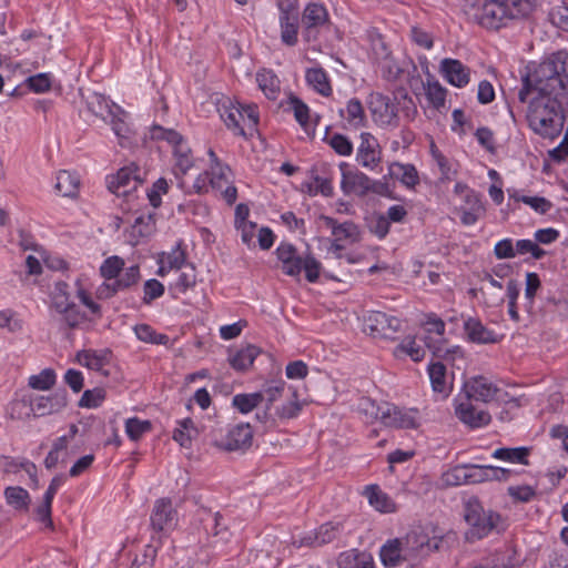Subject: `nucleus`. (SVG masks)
<instances>
[{"label": "nucleus", "mask_w": 568, "mask_h": 568, "mask_svg": "<svg viewBox=\"0 0 568 568\" xmlns=\"http://www.w3.org/2000/svg\"><path fill=\"white\" fill-rule=\"evenodd\" d=\"M529 101L526 119L529 128L542 138L554 139L564 128V101L568 98V52L558 51L540 63L530 77H523L518 92L520 103Z\"/></svg>", "instance_id": "1"}, {"label": "nucleus", "mask_w": 568, "mask_h": 568, "mask_svg": "<svg viewBox=\"0 0 568 568\" xmlns=\"http://www.w3.org/2000/svg\"><path fill=\"white\" fill-rule=\"evenodd\" d=\"M465 520L469 528L465 538L469 542L479 540L488 536L498 528L501 517L493 510H485L478 499H469L465 505Z\"/></svg>", "instance_id": "2"}, {"label": "nucleus", "mask_w": 568, "mask_h": 568, "mask_svg": "<svg viewBox=\"0 0 568 568\" xmlns=\"http://www.w3.org/2000/svg\"><path fill=\"white\" fill-rule=\"evenodd\" d=\"M528 8V0H487L481 8L479 22L485 28L497 30L506 20L524 16Z\"/></svg>", "instance_id": "3"}, {"label": "nucleus", "mask_w": 568, "mask_h": 568, "mask_svg": "<svg viewBox=\"0 0 568 568\" xmlns=\"http://www.w3.org/2000/svg\"><path fill=\"white\" fill-rule=\"evenodd\" d=\"M150 133L153 140H165L172 144L176 172L185 174L193 166L191 149L179 132L164 129L161 125H153Z\"/></svg>", "instance_id": "4"}, {"label": "nucleus", "mask_w": 568, "mask_h": 568, "mask_svg": "<svg viewBox=\"0 0 568 568\" xmlns=\"http://www.w3.org/2000/svg\"><path fill=\"white\" fill-rule=\"evenodd\" d=\"M404 546V554L410 562L429 555L439 549L442 538H430L422 528L412 529L404 539H400Z\"/></svg>", "instance_id": "5"}, {"label": "nucleus", "mask_w": 568, "mask_h": 568, "mask_svg": "<svg viewBox=\"0 0 568 568\" xmlns=\"http://www.w3.org/2000/svg\"><path fill=\"white\" fill-rule=\"evenodd\" d=\"M302 36L306 42L318 39L321 31L328 29L329 16L326 8L320 3H308L302 13Z\"/></svg>", "instance_id": "6"}, {"label": "nucleus", "mask_w": 568, "mask_h": 568, "mask_svg": "<svg viewBox=\"0 0 568 568\" xmlns=\"http://www.w3.org/2000/svg\"><path fill=\"white\" fill-rule=\"evenodd\" d=\"M144 178L145 171L135 163H130L121 168L115 175L110 176L108 189L118 196H125L131 191L136 190V187L143 183Z\"/></svg>", "instance_id": "7"}, {"label": "nucleus", "mask_w": 568, "mask_h": 568, "mask_svg": "<svg viewBox=\"0 0 568 568\" xmlns=\"http://www.w3.org/2000/svg\"><path fill=\"white\" fill-rule=\"evenodd\" d=\"M371 52L375 62L381 67L387 80H396L402 72L400 68L393 62L392 52L388 49L381 33L376 30L368 32Z\"/></svg>", "instance_id": "8"}, {"label": "nucleus", "mask_w": 568, "mask_h": 568, "mask_svg": "<svg viewBox=\"0 0 568 568\" xmlns=\"http://www.w3.org/2000/svg\"><path fill=\"white\" fill-rule=\"evenodd\" d=\"M373 120L381 126H397L398 114L395 102L382 93H372L368 100Z\"/></svg>", "instance_id": "9"}, {"label": "nucleus", "mask_w": 568, "mask_h": 568, "mask_svg": "<svg viewBox=\"0 0 568 568\" xmlns=\"http://www.w3.org/2000/svg\"><path fill=\"white\" fill-rule=\"evenodd\" d=\"M500 389L491 381L484 376H475L464 383L462 398L489 403L497 399Z\"/></svg>", "instance_id": "10"}, {"label": "nucleus", "mask_w": 568, "mask_h": 568, "mask_svg": "<svg viewBox=\"0 0 568 568\" xmlns=\"http://www.w3.org/2000/svg\"><path fill=\"white\" fill-rule=\"evenodd\" d=\"M357 163L369 171H374L382 162V148L378 140L369 132L361 133V143L356 151Z\"/></svg>", "instance_id": "11"}, {"label": "nucleus", "mask_w": 568, "mask_h": 568, "mask_svg": "<svg viewBox=\"0 0 568 568\" xmlns=\"http://www.w3.org/2000/svg\"><path fill=\"white\" fill-rule=\"evenodd\" d=\"M253 440V430L250 424H239L231 427L221 438H214V445L221 449L232 452L247 449Z\"/></svg>", "instance_id": "12"}, {"label": "nucleus", "mask_w": 568, "mask_h": 568, "mask_svg": "<svg viewBox=\"0 0 568 568\" xmlns=\"http://www.w3.org/2000/svg\"><path fill=\"white\" fill-rule=\"evenodd\" d=\"M382 423L392 428L415 429L419 426L418 412L416 409H400L385 403L382 412Z\"/></svg>", "instance_id": "13"}, {"label": "nucleus", "mask_w": 568, "mask_h": 568, "mask_svg": "<svg viewBox=\"0 0 568 568\" xmlns=\"http://www.w3.org/2000/svg\"><path fill=\"white\" fill-rule=\"evenodd\" d=\"M456 417L469 428H479L488 425L491 420L490 414L485 409H478L473 402L459 396L456 399Z\"/></svg>", "instance_id": "14"}, {"label": "nucleus", "mask_w": 568, "mask_h": 568, "mask_svg": "<svg viewBox=\"0 0 568 568\" xmlns=\"http://www.w3.org/2000/svg\"><path fill=\"white\" fill-rule=\"evenodd\" d=\"M365 328L373 336L392 338L400 328V320L386 313L374 311L365 318Z\"/></svg>", "instance_id": "15"}, {"label": "nucleus", "mask_w": 568, "mask_h": 568, "mask_svg": "<svg viewBox=\"0 0 568 568\" xmlns=\"http://www.w3.org/2000/svg\"><path fill=\"white\" fill-rule=\"evenodd\" d=\"M59 314V326L61 329H74L81 327L87 321V315L70 300L54 298V307Z\"/></svg>", "instance_id": "16"}, {"label": "nucleus", "mask_w": 568, "mask_h": 568, "mask_svg": "<svg viewBox=\"0 0 568 568\" xmlns=\"http://www.w3.org/2000/svg\"><path fill=\"white\" fill-rule=\"evenodd\" d=\"M342 171L341 189L344 194H356L366 196L368 194L369 176L361 171H351L346 162L339 164Z\"/></svg>", "instance_id": "17"}, {"label": "nucleus", "mask_w": 568, "mask_h": 568, "mask_svg": "<svg viewBox=\"0 0 568 568\" xmlns=\"http://www.w3.org/2000/svg\"><path fill=\"white\" fill-rule=\"evenodd\" d=\"M176 511L170 498H160L155 501L151 513V527L158 532H164L174 527Z\"/></svg>", "instance_id": "18"}, {"label": "nucleus", "mask_w": 568, "mask_h": 568, "mask_svg": "<svg viewBox=\"0 0 568 568\" xmlns=\"http://www.w3.org/2000/svg\"><path fill=\"white\" fill-rule=\"evenodd\" d=\"M443 77L454 87L463 88L469 83L470 71L459 60L446 58L440 62Z\"/></svg>", "instance_id": "19"}, {"label": "nucleus", "mask_w": 568, "mask_h": 568, "mask_svg": "<svg viewBox=\"0 0 568 568\" xmlns=\"http://www.w3.org/2000/svg\"><path fill=\"white\" fill-rule=\"evenodd\" d=\"M325 225L332 230V235L336 242L356 243L361 239V230L357 224L352 221L338 223L331 216H322Z\"/></svg>", "instance_id": "20"}, {"label": "nucleus", "mask_w": 568, "mask_h": 568, "mask_svg": "<svg viewBox=\"0 0 568 568\" xmlns=\"http://www.w3.org/2000/svg\"><path fill=\"white\" fill-rule=\"evenodd\" d=\"M276 256L282 263V270L286 275L297 276L302 271V257L294 245L282 243L276 248Z\"/></svg>", "instance_id": "21"}, {"label": "nucleus", "mask_w": 568, "mask_h": 568, "mask_svg": "<svg viewBox=\"0 0 568 568\" xmlns=\"http://www.w3.org/2000/svg\"><path fill=\"white\" fill-rule=\"evenodd\" d=\"M67 406L64 393H55L51 396H37L32 398L33 416L40 417L59 412Z\"/></svg>", "instance_id": "22"}, {"label": "nucleus", "mask_w": 568, "mask_h": 568, "mask_svg": "<svg viewBox=\"0 0 568 568\" xmlns=\"http://www.w3.org/2000/svg\"><path fill=\"white\" fill-rule=\"evenodd\" d=\"M140 278V267L138 265H132L124 271L122 270L118 277L112 283L106 285L105 293L104 290H100V295L104 294L105 297H110L119 291L128 290L131 286L138 284Z\"/></svg>", "instance_id": "23"}, {"label": "nucleus", "mask_w": 568, "mask_h": 568, "mask_svg": "<svg viewBox=\"0 0 568 568\" xmlns=\"http://www.w3.org/2000/svg\"><path fill=\"white\" fill-rule=\"evenodd\" d=\"M280 27L281 40L288 47H294L297 43L298 23L297 17L290 12L287 8L280 2Z\"/></svg>", "instance_id": "24"}, {"label": "nucleus", "mask_w": 568, "mask_h": 568, "mask_svg": "<svg viewBox=\"0 0 568 568\" xmlns=\"http://www.w3.org/2000/svg\"><path fill=\"white\" fill-rule=\"evenodd\" d=\"M379 557L383 565L387 568H394L403 562H410L404 554V546L400 539L395 538L388 540L379 551Z\"/></svg>", "instance_id": "25"}, {"label": "nucleus", "mask_w": 568, "mask_h": 568, "mask_svg": "<svg viewBox=\"0 0 568 568\" xmlns=\"http://www.w3.org/2000/svg\"><path fill=\"white\" fill-rule=\"evenodd\" d=\"M220 115L226 126L236 135H245L241 121H244V114L239 105H234L231 101L223 102L219 108Z\"/></svg>", "instance_id": "26"}, {"label": "nucleus", "mask_w": 568, "mask_h": 568, "mask_svg": "<svg viewBox=\"0 0 568 568\" xmlns=\"http://www.w3.org/2000/svg\"><path fill=\"white\" fill-rule=\"evenodd\" d=\"M388 176L395 178L408 189L419 184V175L416 168L409 163L392 162L388 166Z\"/></svg>", "instance_id": "27"}, {"label": "nucleus", "mask_w": 568, "mask_h": 568, "mask_svg": "<svg viewBox=\"0 0 568 568\" xmlns=\"http://www.w3.org/2000/svg\"><path fill=\"white\" fill-rule=\"evenodd\" d=\"M339 115L344 118L349 128L358 130L366 125V114L361 101L356 98L351 99L346 109L339 110Z\"/></svg>", "instance_id": "28"}, {"label": "nucleus", "mask_w": 568, "mask_h": 568, "mask_svg": "<svg viewBox=\"0 0 568 568\" xmlns=\"http://www.w3.org/2000/svg\"><path fill=\"white\" fill-rule=\"evenodd\" d=\"M261 349L255 345H246L229 358L230 365L237 372L247 371L254 363Z\"/></svg>", "instance_id": "29"}, {"label": "nucleus", "mask_w": 568, "mask_h": 568, "mask_svg": "<svg viewBox=\"0 0 568 568\" xmlns=\"http://www.w3.org/2000/svg\"><path fill=\"white\" fill-rule=\"evenodd\" d=\"M531 448L529 447H501L493 452V457L511 464L529 465L528 457Z\"/></svg>", "instance_id": "30"}, {"label": "nucleus", "mask_w": 568, "mask_h": 568, "mask_svg": "<svg viewBox=\"0 0 568 568\" xmlns=\"http://www.w3.org/2000/svg\"><path fill=\"white\" fill-rule=\"evenodd\" d=\"M465 332L469 339L475 343L496 342L494 332L487 329L479 320L469 317L464 324Z\"/></svg>", "instance_id": "31"}, {"label": "nucleus", "mask_w": 568, "mask_h": 568, "mask_svg": "<svg viewBox=\"0 0 568 568\" xmlns=\"http://www.w3.org/2000/svg\"><path fill=\"white\" fill-rule=\"evenodd\" d=\"M305 79L307 83L323 97L332 94V87L327 73L322 68L307 69Z\"/></svg>", "instance_id": "32"}, {"label": "nucleus", "mask_w": 568, "mask_h": 568, "mask_svg": "<svg viewBox=\"0 0 568 568\" xmlns=\"http://www.w3.org/2000/svg\"><path fill=\"white\" fill-rule=\"evenodd\" d=\"M109 352L98 353L89 349L79 352L77 358L81 365L108 375V373L103 371V367L109 362Z\"/></svg>", "instance_id": "33"}, {"label": "nucleus", "mask_w": 568, "mask_h": 568, "mask_svg": "<svg viewBox=\"0 0 568 568\" xmlns=\"http://www.w3.org/2000/svg\"><path fill=\"white\" fill-rule=\"evenodd\" d=\"M368 503L381 513H393L395 511L394 501L387 496V494L383 493L378 486L372 485L368 486L365 490Z\"/></svg>", "instance_id": "34"}, {"label": "nucleus", "mask_w": 568, "mask_h": 568, "mask_svg": "<svg viewBox=\"0 0 568 568\" xmlns=\"http://www.w3.org/2000/svg\"><path fill=\"white\" fill-rule=\"evenodd\" d=\"M4 498L10 507L19 511H27L31 501L28 490L20 486L7 487L4 489Z\"/></svg>", "instance_id": "35"}, {"label": "nucleus", "mask_w": 568, "mask_h": 568, "mask_svg": "<svg viewBox=\"0 0 568 568\" xmlns=\"http://www.w3.org/2000/svg\"><path fill=\"white\" fill-rule=\"evenodd\" d=\"M256 82L262 92L271 100H275L280 93V80L271 70H262L256 73Z\"/></svg>", "instance_id": "36"}, {"label": "nucleus", "mask_w": 568, "mask_h": 568, "mask_svg": "<svg viewBox=\"0 0 568 568\" xmlns=\"http://www.w3.org/2000/svg\"><path fill=\"white\" fill-rule=\"evenodd\" d=\"M80 186L79 178L67 170H62L57 175L55 190L63 196H75Z\"/></svg>", "instance_id": "37"}, {"label": "nucleus", "mask_w": 568, "mask_h": 568, "mask_svg": "<svg viewBox=\"0 0 568 568\" xmlns=\"http://www.w3.org/2000/svg\"><path fill=\"white\" fill-rule=\"evenodd\" d=\"M288 389L285 387V382L280 381L271 384H266L262 390L257 392L261 396V403H266V410H270L272 406L281 398H284Z\"/></svg>", "instance_id": "38"}, {"label": "nucleus", "mask_w": 568, "mask_h": 568, "mask_svg": "<svg viewBox=\"0 0 568 568\" xmlns=\"http://www.w3.org/2000/svg\"><path fill=\"white\" fill-rule=\"evenodd\" d=\"M133 331L135 336L144 343L166 345L170 341L168 335L158 333L149 324H138L133 327Z\"/></svg>", "instance_id": "39"}, {"label": "nucleus", "mask_w": 568, "mask_h": 568, "mask_svg": "<svg viewBox=\"0 0 568 568\" xmlns=\"http://www.w3.org/2000/svg\"><path fill=\"white\" fill-rule=\"evenodd\" d=\"M155 229V219L153 213H142L135 217L132 224V236L136 239L146 237L153 233Z\"/></svg>", "instance_id": "40"}, {"label": "nucleus", "mask_w": 568, "mask_h": 568, "mask_svg": "<svg viewBox=\"0 0 568 568\" xmlns=\"http://www.w3.org/2000/svg\"><path fill=\"white\" fill-rule=\"evenodd\" d=\"M284 398L286 399V403L283 404L281 407H276L275 414L280 418L296 417L302 409V404L298 400L297 393L295 390L288 389Z\"/></svg>", "instance_id": "41"}, {"label": "nucleus", "mask_w": 568, "mask_h": 568, "mask_svg": "<svg viewBox=\"0 0 568 568\" xmlns=\"http://www.w3.org/2000/svg\"><path fill=\"white\" fill-rule=\"evenodd\" d=\"M425 87L426 98L435 109H440L445 105L447 90L438 82L427 80Z\"/></svg>", "instance_id": "42"}, {"label": "nucleus", "mask_w": 568, "mask_h": 568, "mask_svg": "<svg viewBox=\"0 0 568 568\" xmlns=\"http://www.w3.org/2000/svg\"><path fill=\"white\" fill-rule=\"evenodd\" d=\"M428 374L433 389L437 393H446L448 387L445 365L440 362L429 364Z\"/></svg>", "instance_id": "43"}, {"label": "nucleus", "mask_w": 568, "mask_h": 568, "mask_svg": "<svg viewBox=\"0 0 568 568\" xmlns=\"http://www.w3.org/2000/svg\"><path fill=\"white\" fill-rule=\"evenodd\" d=\"M368 231L383 240L389 232L390 223L388 219L381 213H373L366 219Z\"/></svg>", "instance_id": "44"}, {"label": "nucleus", "mask_w": 568, "mask_h": 568, "mask_svg": "<svg viewBox=\"0 0 568 568\" xmlns=\"http://www.w3.org/2000/svg\"><path fill=\"white\" fill-rule=\"evenodd\" d=\"M342 524L328 521L318 527L314 532V539H317V545L323 546L335 540L341 532Z\"/></svg>", "instance_id": "45"}, {"label": "nucleus", "mask_w": 568, "mask_h": 568, "mask_svg": "<svg viewBox=\"0 0 568 568\" xmlns=\"http://www.w3.org/2000/svg\"><path fill=\"white\" fill-rule=\"evenodd\" d=\"M55 383V373L51 368H45L40 372L38 375H32L29 377L28 385L38 390H48Z\"/></svg>", "instance_id": "46"}, {"label": "nucleus", "mask_w": 568, "mask_h": 568, "mask_svg": "<svg viewBox=\"0 0 568 568\" xmlns=\"http://www.w3.org/2000/svg\"><path fill=\"white\" fill-rule=\"evenodd\" d=\"M2 467L6 473H16L20 468L26 470V473L30 476L31 480L37 484V467L33 463L29 460H23L21 463H17L16 460L9 458V457H2Z\"/></svg>", "instance_id": "47"}, {"label": "nucleus", "mask_w": 568, "mask_h": 568, "mask_svg": "<svg viewBox=\"0 0 568 568\" xmlns=\"http://www.w3.org/2000/svg\"><path fill=\"white\" fill-rule=\"evenodd\" d=\"M233 406L236 407L241 413L247 414L261 404L260 394H237L232 399Z\"/></svg>", "instance_id": "48"}, {"label": "nucleus", "mask_w": 568, "mask_h": 568, "mask_svg": "<svg viewBox=\"0 0 568 568\" xmlns=\"http://www.w3.org/2000/svg\"><path fill=\"white\" fill-rule=\"evenodd\" d=\"M33 415L32 397H23L13 400L10 405V417L13 419H24Z\"/></svg>", "instance_id": "49"}, {"label": "nucleus", "mask_w": 568, "mask_h": 568, "mask_svg": "<svg viewBox=\"0 0 568 568\" xmlns=\"http://www.w3.org/2000/svg\"><path fill=\"white\" fill-rule=\"evenodd\" d=\"M513 558L507 552H495L489 558H486L480 562L479 565L475 566L474 568H513Z\"/></svg>", "instance_id": "50"}, {"label": "nucleus", "mask_w": 568, "mask_h": 568, "mask_svg": "<svg viewBox=\"0 0 568 568\" xmlns=\"http://www.w3.org/2000/svg\"><path fill=\"white\" fill-rule=\"evenodd\" d=\"M209 175L212 189L222 190L229 184L230 169L229 166H223L221 163H217V165H211Z\"/></svg>", "instance_id": "51"}, {"label": "nucleus", "mask_w": 568, "mask_h": 568, "mask_svg": "<svg viewBox=\"0 0 568 568\" xmlns=\"http://www.w3.org/2000/svg\"><path fill=\"white\" fill-rule=\"evenodd\" d=\"M326 142L338 155L348 156L353 153L352 142L341 133L326 138Z\"/></svg>", "instance_id": "52"}, {"label": "nucleus", "mask_w": 568, "mask_h": 568, "mask_svg": "<svg viewBox=\"0 0 568 568\" xmlns=\"http://www.w3.org/2000/svg\"><path fill=\"white\" fill-rule=\"evenodd\" d=\"M124 261L119 256L108 257L100 267L101 275L106 280H115L122 272Z\"/></svg>", "instance_id": "53"}, {"label": "nucleus", "mask_w": 568, "mask_h": 568, "mask_svg": "<svg viewBox=\"0 0 568 568\" xmlns=\"http://www.w3.org/2000/svg\"><path fill=\"white\" fill-rule=\"evenodd\" d=\"M151 429L149 420H140L136 417L129 418L125 422V433L132 440H138L141 436Z\"/></svg>", "instance_id": "54"}, {"label": "nucleus", "mask_w": 568, "mask_h": 568, "mask_svg": "<svg viewBox=\"0 0 568 568\" xmlns=\"http://www.w3.org/2000/svg\"><path fill=\"white\" fill-rule=\"evenodd\" d=\"M510 197H514L515 201H517V202H523V203L529 205L532 210H535L536 212H538L540 214L547 213L552 206L550 201H548L547 199L541 197V196H527V195L518 196L516 194H511Z\"/></svg>", "instance_id": "55"}, {"label": "nucleus", "mask_w": 568, "mask_h": 568, "mask_svg": "<svg viewBox=\"0 0 568 568\" xmlns=\"http://www.w3.org/2000/svg\"><path fill=\"white\" fill-rule=\"evenodd\" d=\"M104 398L105 390L103 388L97 387L93 389H87L79 400V406L87 408H95L102 404Z\"/></svg>", "instance_id": "56"}, {"label": "nucleus", "mask_w": 568, "mask_h": 568, "mask_svg": "<svg viewBox=\"0 0 568 568\" xmlns=\"http://www.w3.org/2000/svg\"><path fill=\"white\" fill-rule=\"evenodd\" d=\"M467 477L466 465H457L443 475V479L448 486L467 485Z\"/></svg>", "instance_id": "57"}, {"label": "nucleus", "mask_w": 568, "mask_h": 568, "mask_svg": "<svg viewBox=\"0 0 568 568\" xmlns=\"http://www.w3.org/2000/svg\"><path fill=\"white\" fill-rule=\"evenodd\" d=\"M181 273L175 282V287L181 292H186L196 283V272L193 265L189 264L181 268Z\"/></svg>", "instance_id": "58"}, {"label": "nucleus", "mask_w": 568, "mask_h": 568, "mask_svg": "<svg viewBox=\"0 0 568 568\" xmlns=\"http://www.w3.org/2000/svg\"><path fill=\"white\" fill-rule=\"evenodd\" d=\"M397 352L406 353L415 362L420 361L425 355V351L417 345L415 338L410 336L403 339V342L396 347L395 353L397 354Z\"/></svg>", "instance_id": "59"}, {"label": "nucleus", "mask_w": 568, "mask_h": 568, "mask_svg": "<svg viewBox=\"0 0 568 568\" xmlns=\"http://www.w3.org/2000/svg\"><path fill=\"white\" fill-rule=\"evenodd\" d=\"M389 176L384 175L381 180L369 179L368 194H375L384 197H393V189L389 184Z\"/></svg>", "instance_id": "60"}, {"label": "nucleus", "mask_w": 568, "mask_h": 568, "mask_svg": "<svg viewBox=\"0 0 568 568\" xmlns=\"http://www.w3.org/2000/svg\"><path fill=\"white\" fill-rule=\"evenodd\" d=\"M143 303L151 304L153 300L164 294V285L155 278L148 280L143 286Z\"/></svg>", "instance_id": "61"}, {"label": "nucleus", "mask_w": 568, "mask_h": 568, "mask_svg": "<svg viewBox=\"0 0 568 568\" xmlns=\"http://www.w3.org/2000/svg\"><path fill=\"white\" fill-rule=\"evenodd\" d=\"M507 493L515 501L520 503H528L536 497V489L529 485L509 486Z\"/></svg>", "instance_id": "62"}, {"label": "nucleus", "mask_w": 568, "mask_h": 568, "mask_svg": "<svg viewBox=\"0 0 568 568\" xmlns=\"http://www.w3.org/2000/svg\"><path fill=\"white\" fill-rule=\"evenodd\" d=\"M290 104L294 111V116L296 121L306 129L308 124L310 109L308 106L298 98L291 97Z\"/></svg>", "instance_id": "63"}, {"label": "nucleus", "mask_w": 568, "mask_h": 568, "mask_svg": "<svg viewBox=\"0 0 568 568\" xmlns=\"http://www.w3.org/2000/svg\"><path fill=\"white\" fill-rule=\"evenodd\" d=\"M30 90L37 93H43L50 90L51 79L47 73H39L27 79Z\"/></svg>", "instance_id": "64"}]
</instances>
